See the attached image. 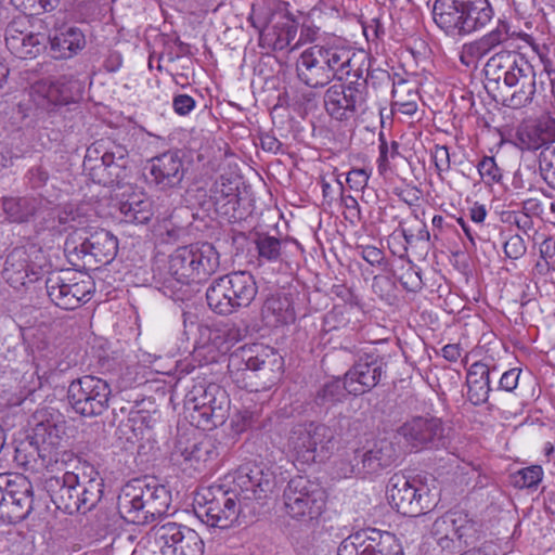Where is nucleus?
<instances>
[{
  "instance_id": "423d86ee",
  "label": "nucleus",
  "mask_w": 555,
  "mask_h": 555,
  "mask_svg": "<svg viewBox=\"0 0 555 555\" xmlns=\"http://www.w3.org/2000/svg\"><path fill=\"white\" fill-rule=\"evenodd\" d=\"M431 14L447 36L462 37L490 23L493 10L488 0H435Z\"/></svg>"
},
{
  "instance_id": "9b49d317",
  "label": "nucleus",
  "mask_w": 555,
  "mask_h": 555,
  "mask_svg": "<svg viewBox=\"0 0 555 555\" xmlns=\"http://www.w3.org/2000/svg\"><path fill=\"white\" fill-rule=\"evenodd\" d=\"M117 237L107 230L91 227L69 232L65 243L64 253L73 266H80L81 260L109 263L117 255Z\"/></svg>"
},
{
  "instance_id": "f3484780",
  "label": "nucleus",
  "mask_w": 555,
  "mask_h": 555,
  "mask_svg": "<svg viewBox=\"0 0 555 555\" xmlns=\"http://www.w3.org/2000/svg\"><path fill=\"white\" fill-rule=\"evenodd\" d=\"M449 428L436 416H413L397 430L406 446L416 451L446 447Z\"/></svg>"
},
{
  "instance_id": "20e7f679",
  "label": "nucleus",
  "mask_w": 555,
  "mask_h": 555,
  "mask_svg": "<svg viewBox=\"0 0 555 555\" xmlns=\"http://www.w3.org/2000/svg\"><path fill=\"white\" fill-rule=\"evenodd\" d=\"M220 267V255L210 243L191 244L178 247L168 260L167 276L163 288L166 294L182 299L184 294H178L184 286L201 284L215 274Z\"/></svg>"
},
{
  "instance_id": "6e6d98bb",
  "label": "nucleus",
  "mask_w": 555,
  "mask_h": 555,
  "mask_svg": "<svg viewBox=\"0 0 555 555\" xmlns=\"http://www.w3.org/2000/svg\"><path fill=\"white\" fill-rule=\"evenodd\" d=\"M433 158L439 175L450 169V153L446 145H436L433 151Z\"/></svg>"
},
{
  "instance_id": "f704fd0d",
  "label": "nucleus",
  "mask_w": 555,
  "mask_h": 555,
  "mask_svg": "<svg viewBox=\"0 0 555 555\" xmlns=\"http://www.w3.org/2000/svg\"><path fill=\"white\" fill-rule=\"evenodd\" d=\"M261 314L268 325L279 326L295 321V310L286 296L272 295L263 304Z\"/></svg>"
},
{
  "instance_id": "5701e85b",
  "label": "nucleus",
  "mask_w": 555,
  "mask_h": 555,
  "mask_svg": "<svg viewBox=\"0 0 555 555\" xmlns=\"http://www.w3.org/2000/svg\"><path fill=\"white\" fill-rule=\"evenodd\" d=\"M33 486L24 476H15L7 481V500L2 503L0 518L10 524H17L33 511Z\"/></svg>"
},
{
  "instance_id": "338daca9",
  "label": "nucleus",
  "mask_w": 555,
  "mask_h": 555,
  "mask_svg": "<svg viewBox=\"0 0 555 555\" xmlns=\"http://www.w3.org/2000/svg\"><path fill=\"white\" fill-rule=\"evenodd\" d=\"M469 216L475 223L480 224L487 217V209L483 205L475 203L469 209Z\"/></svg>"
},
{
  "instance_id": "72a5a7b5",
  "label": "nucleus",
  "mask_w": 555,
  "mask_h": 555,
  "mask_svg": "<svg viewBox=\"0 0 555 555\" xmlns=\"http://www.w3.org/2000/svg\"><path fill=\"white\" fill-rule=\"evenodd\" d=\"M41 203V199L31 196H4L2 210L7 221L27 223L38 214Z\"/></svg>"
},
{
  "instance_id": "f257e3e1",
  "label": "nucleus",
  "mask_w": 555,
  "mask_h": 555,
  "mask_svg": "<svg viewBox=\"0 0 555 555\" xmlns=\"http://www.w3.org/2000/svg\"><path fill=\"white\" fill-rule=\"evenodd\" d=\"M63 463L66 469L62 476L46 479L51 501L69 515L91 511L103 496V478L92 464L73 453H64Z\"/></svg>"
},
{
  "instance_id": "79ce46f5",
  "label": "nucleus",
  "mask_w": 555,
  "mask_h": 555,
  "mask_svg": "<svg viewBox=\"0 0 555 555\" xmlns=\"http://www.w3.org/2000/svg\"><path fill=\"white\" fill-rule=\"evenodd\" d=\"M30 21L27 16H17L13 18L5 28V44L11 52H18L22 49L24 35L31 30Z\"/></svg>"
},
{
  "instance_id": "de8ad7c7",
  "label": "nucleus",
  "mask_w": 555,
  "mask_h": 555,
  "mask_svg": "<svg viewBox=\"0 0 555 555\" xmlns=\"http://www.w3.org/2000/svg\"><path fill=\"white\" fill-rule=\"evenodd\" d=\"M57 222L64 227V230H72L70 232H78L80 227L86 228L89 222L86 217L79 214L78 210L64 209L57 215Z\"/></svg>"
},
{
  "instance_id": "e433bc0d",
  "label": "nucleus",
  "mask_w": 555,
  "mask_h": 555,
  "mask_svg": "<svg viewBox=\"0 0 555 555\" xmlns=\"http://www.w3.org/2000/svg\"><path fill=\"white\" fill-rule=\"evenodd\" d=\"M230 287L241 308L248 307L255 299L258 287L254 276L247 271H234L225 274Z\"/></svg>"
},
{
  "instance_id": "603ef678",
  "label": "nucleus",
  "mask_w": 555,
  "mask_h": 555,
  "mask_svg": "<svg viewBox=\"0 0 555 555\" xmlns=\"http://www.w3.org/2000/svg\"><path fill=\"white\" fill-rule=\"evenodd\" d=\"M400 283L409 292H417L423 286L421 273L413 267L408 268L401 274Z\"/></svg>"
},
{
  "instance_id": "bb28decb",
  "label": "nucleus",
  "mask_w": 555,
  "mask_h": 555,
  "mask_svg": "<svg viewBox=\"0 0 555 555\" xmlns=\"http://www.w3.org/2000/svg\"><path fill=\"white\" fill-rule=\"evenodd\" d=\"M508 38V26L504 23L499 24L493 30L483 35L479 39L465 43L462 47L460 60L464 65L470 66L489 54L500 44L505 43Z\"/></svg>"
},
{
  "instance_id": "39448f33",
  "label": "nucleus",
  "mask_w": 555,
  "mask_h": 555,
  "mask_svg": "<svg viewBox=\"0 0 555 555\" xmlns=\"http://www.w3.org/2000/svg\"><path fill=\"white\" fill-rule=\"evenodd\" d=\"M171 502L170 491L155 481L132 479L120 490L117 507L128 522L145 525L167 513Z\"/></svg>"
},
{
  "instance_id": "3c124183",
  "label": "nucleus",
  "mask_w": 555,
  "mask_h": 555,
  "mask_svg": "<svg viewBox=\"0 0 555 555\" xmlns=\"http://www.w3.org/2000/svg\"><path fill=\"white\" fill-rule=\"evenodd\" d=\"M503 247L505 256L511 259H519L525 255L527 249L524 238L518 234L511 235L504 242Z\"/></svg>"
},
{
  "instance_id": "a211bd4d",
  "label": "nucleus",
  "mask_w": 555,
  "mask_h": 555,
  "mask_svg": "<svg viewBox=\"0 0 555 555\" xmlns=\"http://www.w3.org/2000/svg\"><path fill=\"white\" fill-rule=\"evenodd\" d=\"M233 491L247 506L268 499L275 487L274 473L262 464L246 463L241 465L234 474Z\"/></svg>"
},
{
  "instance_id": "393cba45",
  "label": "nucleus",
  "mask_w": 555,
  "mask_h": 555,
  "mask_svg": "<svg viewBox=\"0 0 555 555\" xmlns=\"http://www.w3.org/2000/svg\"><path fill=\"white\" fill-rule=\"evenodd\" d=\"M150 173L160 190H168L181 184L185 168L179 153L168 151L150 160Z\"/></svg>"
},
{
  "instance_id": "c756f323",
  "label": "nucleus",
  "mask_w": 555,
  "mask_h": 555,
  "mask_svg": "<svg viewBox=\"0 0 555 555\" xmlns=\"http://www.w3.org/2000/svg\"><path fill=\"white\" fill-rule=\"evenodd\" d=\"M128 150L117 143H112L105 149L101 156V165L99 169H102L103 183L119 184L128 176Z\"/></svg>"
},
{
  "instance_id": "6ab92c4d",
  "label": "nucleus",
  "mask_w": 555,
  "mask_h": 555,
  "mask_svg": "<svg viewBox=\"0 0 555 555\" xmlns=\"http://www.w3.org/2000/svg\"><path fill=\"white\" fill-rule=\"evenodd\" d=\"M398 459L396 444L388 439H379L366 450H356L352 457L340 470L345 477L349 475L366 477L379 475L391 467Z\"/></svg>"
},
{
  "instance_id": "1a4fd4ad",
  "label": "nucleus",
  "mask_w": 555,
  "mask_h": 555,
  "mask_svg": "<svg viewBox=\"0 0 555 555\" xmlns=\"http://www.w3.org/2000/svg\"><path fill=\"white\" fill-rule=\"evenodd\" d=\"M325 502V491L319 483L305 476H295L283 491L282 509L291 519L310 525L322 515Z\"/></svg>"
},
{
  "instance_id": "4be33fe9",
  "label": "nucleus",
  "mask_w": 555,
  "mask_h": 555,
  "mask_svg": "<svg viewBox=\"0 0 555 555\" xmlns=\"http://www.w3.org/2000/svg\"><path fill=\"white\" fill-rule=\"evenodd\" d=\"M64 436L65 425L63 422L46 420L36 424L29 437V444L36 451L42 467L50 468L60 460L63 462V455L67 453L63 451Z\"/></svg>"
},
{
  "instance_id": "a878e982",
  "label": "nucleus",
  "mask_w": 555,
  "mask_h": 555,
  "mask_svg": "<svg viewBox=\"0 0 555 555\" xmlns=\"http://www.w3.org/2000/svg\"><path fill=\"white\" fill-rule=\"evenodd\" d=\"M383 373V363L376 360L356 363L344 376L347 392L359 396L370 391L379 383Z\"/></svg>"
},
{
  "instance_id": "4d7b16f0",
  "label": "nucleus",
  "mask_w": 555,
  "mask_h": 555,
  "mask_svg": "<svg viewBox=\"0 0 555 555\" xmlns=\"http://www.w3.org/2000/svg\"><path fill=\"white\" fill-rule=\"evenodd\" d=\"M362 258L372 266L382 267L386 264L385 255L382 249L375 246L361 247Z\"/></svg>"
},
{
  "instance_id": "412c9836",
  "label": "nucleus",
  "mask_w": 555,
  "mask_h": 555,
  "mask_svg": "<svg viewBox=\"0 0 555 555\" xmlns=\"http://www.w3.org/2000/svg\"><path fill=\"white\" fill-rule=\"evenodd\" d=\"M478 532V524L464 511L452 509L438 517L431 527V534L442 550L455 548V539L468 544Z\"/></svg>"
},
{
  "instance_id": "774afa93",
  "label": "nucleus",
  "mask_w": 555,
  "mask_h": 555,
  "mask_svg": "<svg viewBox=\"0 0 555 555\" xmlns=\"http://www.w3.org/2000/svg\"><path fill=\"white\" fill-rule=\"evenodd\" d=\"M522 210L525 211L526 216L539 215L542 211V206L538 199L529 198L524 201Z\"/></svg>"
},
{
  "instance_id": "ddd939ff",
  "label": "nucleus",
  "mask_w": 555,
  "mask_h": 555,
  "mask_svg": "<svg viewBox=\"0 0 555 555\" xmlns=\"http://www.w3.org/2000/svg\"><path fill=\"white\" fill-rule=\"evenodd\" d=\"M288 446L295 460L301 464L322 462L334 448V433L321 423L298 424L289 433Z\"/></svg>"
},
{
  "instance_id": "bf43d9fd",
  "label": "nucleus",
  "mask_w": 555,
  "mask_h": 555,
  "mask_svg": "<svg viewBox=\"0 0 555 555\" xmlns=\"http://www.w3.org/2000/svg\"><path fill=\"white\" fill-rule=\"evenodd\" d=\"M172 106L178 115H188L195 107V100L188 94H178L173 98Z\"/></svg>"
},
{
  "instance_id": "4468645a",
  "label": "nucleus",
  "mask_w": 555,
  "mask_h": 555,
  "mask_svg": "<svg viewBox=\"0 0 555 555\" xmlns=\"http://www.w3.org/2000/svg\"><path fill=\"white\" fill-rule=\"evenodd\" d=\"M387 496L389 503L403 516L416 517L435 505L427 485L417 478H408L395 474L388 481Z\"/></svg>"
},
{
  "instance_id": "2f4dec72",
  "label": "nucleus",
  "mask_w": 555,
  "mask_h": 555,
  "mask_svg": "<svg viewBox=\"0 0 555 555\" xmlns=\"http://www.w3.org/2000/svg\"><path fill=\"white\" fill-rule=\"evenodd\" d=\"M281 360L282 359L275 353L249 356L246 359L235 354L231 357L229 367L236 366L240 369V365L244 364L245 371L254 374L259 373V375L266 379L263 383V387H266L268 384L278 379L279 371L282 365Z\"/></svg>"
},
{
  "instance_id": "09e8293b",
  "label": "nucleus",
  "mask_w": 555,
  "mask_h": 555,
  "mask_svg": "<svg viewBox=\"0 0 555 555\" xmlns=\"http://www.w3.org/2000/svg\"><path fill=\"white\" fill-rule=\"evenodd\" d=\"M478 172L487 183L498 182L502 178L501 169L493 157L485 156L478 164Z\"/></svg>"
},
{
  "instance_id": "f8f14e48",
  "label": "nucleus",
  "mask_w": 555,
  "mask_h": 555,
  "mask_svg": "<svg viewBox=\"0 0 555 555\" xmlns=\"http://www.w3.org/2000/svg\"><path fill=\"white\" fill-rule=\"evenodd\" d=\"M370 60L361 65L360 73H350L347 85L335 83L324 93V107L336 120H348L359 111H363L367 96V81L364 72L369 70Z\"/></svg>"
},
{
  "instance_id": "e2e57ef3",
  "label": "nucleus",
  "mask_w": 555,
  "mask_h": 555,
  "mask_svg": "<svg viewBox=\"0 0 555 555\" xmlns=\"http://www.w3.org/2000/svg\"><path fill=\"white\" fill-rule=\"evenodd\" d=\"M319 28L311 25H302L300 31V38L297 42H295L292 47V50L295 49L300 43L313 42L317 39V34Z\"/></svg>"
},
{
  "instance_id": "b1692460",
  "label": "nucleus",
  "mask_w": 555,
  "mask_h": 555,
  "mask_svg": "<svg viewBox=\"0 0 555 555\" xmlns=\"http://www.w3.org/2000/svg\"><path fill=\"white\" fill-rule=\"evenodd\" d=\"M555 119L541 117L522 122L515 133V145L521 151L555 150Z\"/></svg>"
},
{
  "instance_id": "7c9ffc66",
  "label": "nucleus",
  "mask_w": 555,
  "mask_h": 555,
  "mask_svg": "<svg viewBox=\"0 0 555 555\" xmlns=\"http://www.w3.org/2000/svg\"><path fill=\"white\" fill-rule=\"evenodd\" d=\"M387 531L366 528L344 539L337 550V555H372L377 546H387L382 541Z\"/></svg>"
},
{
  "instance_id": "6e6552de",
  "label": "nucleus",
  "mask_w": 555,
  "mask_h": 555,
  "mask_svg": "<svg viewBox=\"0 0 555 555\" xmlns=\"http://www.w3.org/2000/svg\"><path fill=\"white\" fill-rule=\"evenodd\" d=\"M195 514L205 525L227 529L236 524L240 517L246 518L256 513L255 506H247L235 491L221 487L206 489L198 493Z\"/></svg>"
},
{
  "instance_id": "13d9d810",
  "label": "nucleus",
  "mask_w": 555,
  "mask_h": 555,
  "mask_svg": "<svg viewBox=\"0 0 555 555\" xmlns=\"http://www.w3.org/2000/svg\"><path fill=\"white\" fill-rule=\"evenodd\" d=\"M369 178L365 169H352L347 175V183L350 189L359 191L367 184Z\"/></svg>"
},
{
  "instance_id": "4c0bfd02",
  "label": "nucleus",
  "mask_w": 555,
  "mask_h": 555,
  "mask_svg": "<svg viewBox=\"0 0 555 555\" xmlns=\"http://www.w3.org/2000/svg\"><path fill=\"white\" fill-rule=\"evenodd\" d=\"M35 91L38 93L37 105L48 112H54L73 102V99L64 93L59 83H51L48 87L38 86Z\"/></svg>"
},
{
  "instance_id": "c03bdc74",
  "label": "nucleus",
  "mask_w": 555,
  "mask_h": 555,
  "mask_svg": "<svg viewBox=\"0 0 555 555\" xmlns=\"http://www.w3.org/2000/svg\"><path fill=\"white\" fill-rule=\"evenodd\" d=\"M543 477V469L539 465H532L518 470L513 476V485L518 489L537 488Z\"/></svg>"
},
{
  "instance_id": "c85d7f7f",
  "label": "nucleus",
  "mask_w": 555,
  "mask_h": 555,
  "mask_svg": "<svg viewBox=\"0 0 555 555\" xmlns=\"http://www.w3.org/2000/svg\"><path fill=\"white\" fill-rule=\"evenodd\" d=\"M50 48L55 59L68 60L86 47V36L77 26H64L49 36Z\"/></svg>"
},
{
  "instance_id": "cd10ccee",
  "label": "nucleus",
  "mask_w": 555,
  "mask_h": 555,
  "mask_svg": "<svg viewBox=\"0 0 555 555\" xmlns=\"http://www.w3.org/2000/svg\"><path fill=\"white\" fill-rule=\"evenodd\" d=\"M496 373L495 365L486 362H474L466 374L467 399L474 405L488 402L491 387V375Z\"/></svg>"
},
{
  "instance_id": "a18cd8bd",
  "label": "nucleus",
  "mask_w": 555,
  "mask_h": 555,
  "mask_svg": "<svg viewBox=\"0 0 555 555\" xmlns=\"http://www.w3.org/2000/svg\"><path fill=\"white\" fill-rule=\"evenodd\" d=\"M539 172L543 181L555 190V150H544L539 154Z\"/></svg>"
},
{
  "instance_id": "a19ab883",
  "label": "nucleus",
  "mask_w": 555,
  "mask_h": 555,
  "mask_svg": "<svg viewBox=\"0 0 555 555\" xmlns=\"http://www.w3.org/2000/svg\"><path fill=\"white\" fill-rule=\"evenodd\" d=\"M393 109L403 115L412 116L417 111L418 93L409 88L405 82H400L392 90Z\"/></svg>"
},
{
  "instance_id": "9d476101",
  "label": "nucleus",
  "mask_w": 555,
  "mask_h": 555,
  "mask_svg": "<svg viewBox=\"0 0 555 555\" xmlns=\"http://www.w3.org/2000/svg\"><path fill=\"white\" fill-rule=\"evenodd\" d=\"M184 405L198 428L211 430L225 422L230 399L221 386L198 383L186 393Z\"/></svg>"
},
{
  "instance_id": "f03ea898",
  "label": "nucleus",
  "mask_w": 555,
  "mask_h": 555,
  "mask_svg": "<svg viewBox=\"0 0 555 555\" xmlns=\"http://www.w3.org/2000/svg\"><path fill=\"white\" fill-rule=\"evenodd\" d=\"M367 62L363 51H354L340 40L314 44L304 50L296 62L298 79L310 88H323L332 80H348Z\"/></svg>"
},
{
  "instance_id": "0eeeda50",
  "label": "nucleus",
  "mask_w": 555,
  "mask_h": 555,
  "mask_svg": "<svg viewBox=\"0 0 555 555\" xmlns=\"http://www.w3.org/2000/svg\"><path fill=\"white\" fill-rule=\"evenodd\" d=\"M248 21L259 34V44L264 49L284 50L293 47L298 23L286 3H269L257 0L253 3Z\"/></svg>"
},
{
  "instance_id": "680f3d73",
  "label": "nucleus",
  "mask_w": 555,
  "mask_h": 555,
  "mask_svg": "<svg viewBox=\"0 0 555 555\" xmlns=\"http://www.w3.org/2000/svg\"><path fill=\"white\" fill-rule=\"evenodd\" d=\"M260 145L262 150L276 154L281 151L282 143L272 133L266 132L260 135Z\"/></svg>"
},
{
  "instance_id": "5fc2aeb1",
  "label": "nucleus",
  "mask_w": 555,
  "mask_h": 555,
  "mask_svg": "<svg viewBox=\"0 0 555 555\" xmlns=\"http://www.w3.org/2000/svg\"><path fill=\"white\" fill-rule=\"evenodd\" d=\"M387 546H377L372 555H403L401 545L397 542L393 534L386 532L382 539Z\"/></svg>"
},
{
  "instance_id": "052dcab7",
  "label": "nucleus",
  "mask_w": 555,
  "mask_h": 555,
  "mask_svg": "<svg viewBox=\"0 0 555 555\" xmlns=\"http://www.w3.org/2000/svg\"><path fill=\"white\" fill-rule=\"evenodd\" d=\"M79 0H36V5L41 8L44 12L54 11L61 3L65 10H70Z\"/></svg>"
},
{
  "instance_id": "58836bf2",
  "label": "nucleus",
  "mask_w": 555,
  "mask_h": 555,
  "mask_svg": "<svg viewBox=\"0 0 555 555\" xmlns=\"http://www.w3.org/2000/svg\"><path fill=\"white\" fill-rule=\"evenodd\" d=\"M120 212L127 222L140 224L147 223L154 215L152 203L138 196H132L127 202L121 203Z\"/></svg>"
},
{
  "instance_id": "864d4df0",
  "label": "nucleus",
  "mask_w": 555,
  "mask_h": 555,
  "mask_svg": "<svg viewBox=\"0 0 555 555\" xmlns=\"http://www.w3.org/2000/svg\"><path fill=\"white\" fill-rule=\"evenodd\" d=\"M520 373L521 370L516 367L504 372L500 377L496 389L504 390L507 392H512L513 390H515L518 386Z\"/></svg>"
},
{
  "instance_id": "c9c22d12",
  "label": "nucleus",
  "mask_w": 555,
  "mask_h": 555,
  "mask_svg": "<svg viewBox=\"0 0 555 555\" xmlns=\"http://www.w3.org/2000/svg\"><path fill=\"white\" fill-rule=\"evenodd\" d=\"M29 273L27 251L24 247L14 248L7 257L3 278L7 282L17 288L26 284Z\"/></svg>"
},
{
  "instance_id": "473e14b6",
  "label": "nucleus",
  "mask_w": 555,
  "mask_h": 555,
  "mask_svg": "<svg viewBox=\"0 0 555 555\" xmlns=\"http://www.w3.org/2000/svg\"><path fill=\"white\" fill-rule=\"evenodd\" d=\"M206 300L208 307L221 315H229L241 309L225 275L211 282L206 291Z\"/></svg>"
},
{
  "instance_id": "49530a36",
  "label": "nucleus",
  "mask_w": 555,
  "mask_h": 555,
  "mask_svg": "<svg viewBox=\"0 0 555 555\" xmlns=\"http://www.w3.org/2000/svg\"><path fill=\"white\" fill-rule=\"evenodd\" d=\"M22 41V49H18V52H11L16 57L20 59H31L37 55L40 50V47L43 42V36L40 34H36L34 31L24 35Z\"/></svg>"
},
{
  "instance_id": "dca6fc26",
  "label": "nucleus",
  "mask_w": 555,
  "mask_h": 555,
  "mask_svg": "<svg viewBox=\"0 0 555 555\" xmlns=\"http://www.w3.org/2000/svg\"><path fill=\"white\" fill-rule=\"evenodd\" d=\"M155 547L162 555H203L204 541L192 528L177 524L165 522L154 526L149 534Z\"/></svg>"
},
{
  "instance_id": "2eb2a0df",
  "label": "nucleus",
  "mask_w": 555,
  "mask_h": 555,
  "mask_svg": "<svg viewBox=\"0 0 555 555\" xmlns=\"http://www.w3.org/2000/svg\"><path fill=\"white\" fill-rule=\"evenodd\" d=\"M111 396L109 384L93 375L74 379L67 389L70 406L76 413L86 417L102 415L108 409Z\"/></svg>"
},
{
  "instance_id": "aec40b11",
  "label": "nucleus",
  "mask_w": 555,
  "mask_h": 555,
  "mask_svg": "<svg viewBox=\"0 0 555 555\" xmlns=\"http://www.w3.org/2000/svg\"><path fill=\"white\" fill-rule=\"evenodd\" d=\"M46 288L55 306L74 310L90 300L93 283L89 276L78 280L67 271L52 273L46 281Z\"/></svg>"
},
{
  "instance_id": "37998d69",
  "label": "nucleus",
  "mask_w": 555,
  "mask_h": 555,
  "mask_svg": "<svg viewBox=\"0 0 555 555\" xmlns=\"http://www.w3.org/2000/svg\"><path fill=\"white\" fill-rule=\"evenodd\" d=\"M255 245L259 259L269 262L280 260L282 254V242L279 238L268 234H257Z\"/></svg>"
},
{
  "instance_id": "69168bd1",
  "label": "nucleus",
  "mask_w": 555,
  "mask_h": 555,
  "mask_svg": "<svg viewBox=\"0 0 555 555\" xmlns=\"http://www.w3.org/2000/svg\"><path fill=\"white\" fill-rule=\"evenodd\" d=\"M462 354V348L460 344H448L442 347L441 349V356L450 361L455 362Z\"/></svg>"
},
{
  "instance_id": "ea45409f",
  "label": "nucleus",
  "mask_w": 555,
  "mask_h": 555,
  "mask_svg": "<svg viewBox=\"0 0 555 555\" xmlns=\"http://www.w3.org/2000/svg\"><path fill=\"white\" fill-rule=\"evenodd\" d=\"M345 380L331 379L324 383L315 392L314 402L320 408L328 410L330 408L341 402L346 397Z\"/></svg>"
},
{
  "instance_id": "0e129e2a",
  "label": "nucleus",
  "mask_w": 555,
  "mask_h": 555,
  "mask_svg": "<svg viewBox=\"0 0 555 555\" xmlns=\"http://www.w3.org/2000/svg\"><path fill=\"white\" fill-rule=\"evenodd\" d=\"M390 285H391V281L387 276L375 275L373 278L372 288H373L374 293L380 297H384L385 292H387L389 289Z\"/></svg>"
},
{
  "instance_id": "8fccbe9b",
  "label": "nucleus",
  "mask_w": 555,
  "mask_h": 555,
  "mask_svg": "<svg viewBox=\"0 0 555 555\" xmlns=\"http://www.w3.org/2000/svg\"><path fill=\"white\" fill-rule=\"evenodd\" d=\"M49 178V170L41 164L33 166L25 175V180L33 190L43 188L47 184Z\"/></svg>"
},
{
  "instance_id": "7ed1b4c3",
  "label": "nucleus",
  "mask_w": 555,
  "mask_h": 555,
  "mask_svg": "<svg viewBox=\"0 0 555 555\" xmlns=\"http://www.w3.org/2000/svg\"><path fill=\"white\" fill-rule=\"evenodd\" d=\"M486 88L491 85L499 87L500 82L509 89L505 104L512 108L526 107L532 103L538 92L537 72L531 63L521 54L502 50L492 55L486 66Z\"/></svg>"
}]
</instances>
